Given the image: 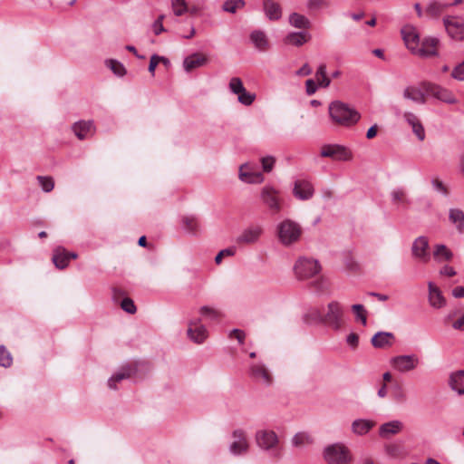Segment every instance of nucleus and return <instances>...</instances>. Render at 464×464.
<instances>
[{"label": "nucleus", "mask_w": 464, "mask_h": 464, "mask_svg": "<svg viewBox=\"0 0 464 464\" xmlns=\"http://www.w3.org/2000/svg\"><path fill=\"white\" fill-rule=\"evenodd\" d=\"M328 112L334 124L345 128L354 126L361 119L358 111L340 101L332 102L328 106Z\"/></svg>", "instance_id": "nucleus-1"}, {"label": "nucleus", "mask_w": 464, "mask_h": 464, "mask_svg": "<svg viewBox=\"0 0 464 464\" xmlns=\"http://www.w3.org/2000/svg\"><path fill=\"white\" fill-rule=\"evenodd\" d=\"M302 234L303 229L300 224L289 218L284 219L276 226L278 241L284 246H290L297 243Z\"/></svg>", "instance_id": "nucleus-2"}, {"label": "nucleus", "mask_w": 464, "mask_h": 464, "mask_svg": "<svg viewBox=\"0 0 464 464\" xmlns=\"http://www.w3.org/2000/svg\"><path fill=\"white\" fill-rule=\"evenodd\" d=\"M293 269L298 280H307L320 273L321 265L314 258L300 256L295 261Z\"/></svg>", "instance_id": "nucleus-3"}, {"label": "nucleus", "mask_w": 464, "mask_h": 464, "mask_svg": "<svg viewBox=\"0 0 464 464\" xmlns=\"http://www.w3.org/2000/svg\"><path fill=\"white\" fill-rule=\"evenodd\" d=\"M324 458L328 464H350L353 460L350 450L342 443H334L325 447Z\"/></svg>", "instance_id": "nucleus-4"}, {"label": "nucleus", "mask_w": 464, "mask_h": 464, "mask_svg": "<svg viewBox=\"0 0 464 464\" xmlns=\"http://www.w3.org/2000/svg\"><path fill=\"white\" fill-rule=\"evenodd\" d=\"M324 323L334 331H339L345 325L344 309L339 302L331 301L327 304Z\"/></svg>", "instance_id": "nucleus-5"}, {"label": "nucleus", "mask_w": 464, "mask_h": 464, "mask_svg": "<svg viewBox=\"0 0 464 464\" xmlns=\"http://www.w3.org/2000/svg\"><path fill=\"white\" fill-rule=\"evenodd\" d=\"M209 336L208 330L202 324L201 318H191L188 321L187 337L195 344L204 343Z\"/></svg>", "instance_id": "nucleus-6"}, {"label": "nucleus", "mask_w": 464, "mask_h": 464, "mask_svg": "<svg viewBox=\"0 0 464 464\" xmlns=\"http://www.w3.org/2000/svg\"><path fill=\"white\" fill-rule=\"evenodd\" d=\"M229 91L237 95V102L244 106H250L256 101V94L247 92L239 77H232L228 82Z\"/></svg>", "instance_id": "nucleus-7"}, {"label": "nucleus", "mask_w": 464, "mask_h": 464, "mask_svg": "<svg viewBox=\"0 0 464 464\" xmlns=\"http://www.w3.org/2000/svg\"><path fill=\"white\" fill-rule=\"evenodd\" d=\"M239 179L247 184H260L264 181L263 174L258 170V166L254 162H246L239 167Z\"/></svg>", "instance_id": "nucleus-8"}, {"label": "nucleus", "mask_w": 464, "mask_h": 464, "mask_svg": "<svg viewBox=\"0 0 464 464\" xmlns=\"http://www.w3.org/2000/svg\"><path fill=\"white\" fill-rule=\"evenodd\" d=\"M262 203L266 205L273 213H278L281 210L282 199L279 191L270 185H266L260 192Z\"/></svg>", "instance_id": "nucleus-9"}, {"label": "nucleus", "mask_w": 464, "mask_h": 464, "mask_svg": "<svg viewBox=\"0 0 464 464\" xmlns=\"http://www.w3.org/2000/svg\"><path fill=\"white\" fill-rule=\"evenodd\" d=\"M391 364L396 371L407 372L418 367L420 359L415 354L398 355L391 359Z\"/></svg>", "instance_id": "nucleus-10"}, {"label": "nucleus", "mask_w": 464, "mask_h": 464, "mask_svg": "<svg viewBox=\"0 0 464 464\" xmlns=\"http://www.w3.org/2000/svg\"><path fill=\"white\" fill-rule=\"evenodd\" d=\"M249 376L256 382L269 386L273 382L270 371L263 362H254L249 365Z\"/></svg>", "instance_id": "nucleus-11"}, {"label": "nucleus", "mask_w": 464, "mask_h": 464, "mask_svg": "<svg viewBox=\"0 0 464 464\" xmlns=\"http://www.w3.org/2000/svg\"><path fill=\"white\" fill-rule=\"evenodd\" d=\"M430 243L425 236H420L414 239L411 245V256L422 263H428L430 259L429 252Z\"/></svg>", "instance_id": "nucleus-12"}, {"label": "nucleus", "mask_w": 464, "mask_h": 464, "mask_svg": "<svg viewBox=\"0 0 464 464\" xmlns=\"http://www.w3.org/2000/svg\"><path fill=\"white\" fill-rule=\"evenodd\" d=\"M321 156L342 161H348L353 159L351 150L338 144L324 145L321 150Z\"/></svg>", "instance_id": "nucleus-13"}, {"label": "nucleus", "mask_w": 464, "mask_h": 464, "mask_svg": "<svg viewBox=\"0 0 464 464\" xmlns=\"http://www.w3.org/2000/svg\"><path fill=\"white\" fill-rule=\"evenodd\" d=\"M249 449L246 433L242 430H236L232 433V441L229 444V452L234 456L245 455Z\"/></svg>", "instance_id": "nucleus-14"}, {"label": "nucleus", "mask_w": 464, "mask_h": 464, "mask_svg": "<svg viewBox=\"0 0 464 464\" xmlns=\"http://www.w3.org/2000/svg\"><path fill=\"white\" fill-rule=\"evenodd\" d=\"M424 88L429 96L434 97L437 100L449 103L454 104L457 102V99L453 95V93L441 86H439L435 83L424 82Z\"/></svg>", "instance_id": "nucleus-15"}, {"label": "nucleus", "mask_w": 464, "mask_h": 464, "mask_svg": "<svg viewBox=\"0 0 464 464\" xmlns=\"http://www.w3.org/2000/svg\"><path fill=\"white\" fill-rule=\"evenodd\" d=\"M443 24L449 36L456 41L464 40V21L458 17L447 16Z\"/></svg>", "instance_id": "nucleus-16"}, {"label": "nucleus", "mask_w": 464, "mask_h": 464, "mask_svg": "<svg viewBox=\"0 0 464 464\" xmlns=\"http://www.w3.org/2000/svg\"><path fill=\"white\" fill-rule=\"evenodd\" d=\"M264 229L259 225H251L246 227L237 237L236 242L241 245H254L256 244L261 236L263 235Z\"/></svg>", "instance_id": "nucleus-17"}, {"label": "nucleus", "mask_w": 464, "mask_h": 464, "mask_svg": "<svg viewBox=\"0 0 464 464\" xmlns=\"http://www.w3.org/2000/svg\"><path fill=\"white\" fill-rule=\"evenodd\" d=\"M401 33L406 47L415 54L420 43L417 28L411 24H406L401 28Z\"/></svg>", "instance_id": "nucleus-18"}, {"label": "nucleus", "mask_w": 464, "mask_h": 464, "mask_svg": "<svg viewBox=\"0 0 464 464\" xmlns=\"http://www.w3.org/2000/svg\"><path fill=\"white\" fill-rule=\"evenodd\" d=\"M314 194L312 182L305 179H299L294 182L293 195L299 200H309Z\"/></svg>", "instance_id": "nucleus-19"}, {"label": "nucleus", "mask_w": 464, "mask_h": 464, "mask_svg": "<svg viewBox=\"0 0 464 464\" xmlns=\"http://www.w3.org/2000/svg\"><path fill=\"white\" fill-rule=\"evenodd\" d=\"M404 99L410 100L417 104H424L427 102L428 93L424 88V82L419 85L407 86L402 92Z\"/></svg>", "instance_id": "nucleus-20"}, {"label": "nucleus", "mask_w": 464, "mask_h": 464, "mask_svg": "<svg viewBox=\"0 0 464 464\" xmlns=\"http://www.w3.org/2000/svg\"><path fill=\"white\" fill-rule=\"evenodd\" d=\"M405 122L411 128L413 134L420 141H423L426 138L425 129L420 118L413 112L405 111L402 114Z\"/></svg>", "instance_id": "nucleus-21"}, {"label": "nucleus", "mask_w": 464, "mask_h": 464, "mask_svg": "<svg viewBox=\"0 0 464 464\" xmlns=\"http://www.w3.org/2000/svg\"><path fill=\"white\" fill-rule=\"evenodd\" d=\"M256 440L257 445L265 450H274L278 442L277 435L272 430H266L256 432Z\"/></svg>", "instance_id": "nucleus-22"}, {"label": "nucleus", "mask_w": 464, "mask_h": 464, "mask_svg": "<svg viewBox=\"0 0 464 464\" xmlns=\"http://www.w3.org/2000/svg\"><path fill=\"white\" fill-rule=\"evenodd\" d=\"M72 130L79 140H84L94 134L95 126L92 121H79L72 125Z\"/></svg>", "instance_id": "nucleus-23"}, {"label": "nucleus", "mask_w": 464, "mask_h": 464, "mask_svg": "<svg viewBox=\"0 0 464 464\" xmlns=\"http://www.w3.org/2000/svg\"><path fill=\"white\" fill-rule=\"evenodd\" d=\"M439 40L433 37H427L420 41L419 50L415 54L420 57H430L437 55Z\"/></svg>", "instance_id": "nucleus-24"}, {"label": "nucleus", "mask_w": 464, "mask_h": 464, "mask_svg": "<svg viewBox=\"0 0 464 464\" xmlns=\"http://www.w3.org/2000/svg\"><path fill=\"white\" fill-rule=\"evenodd\" d=\"M134 370L130 366H123L115 372L108 380V386L110 389L116 390L118 384L122 381L131 378L134 375Z\"/></svg>", "instance_id": "nucleus-25"}, {"label": "nucleus", "mask_w": 464, "mask_h": 464, "mask_svg": "<svg viewBox=\"0 0 464 464\" xmlns=\"http://www.w3.org/2000/svg\"><path fill=\"white\" fill-rule=\"evenodd\" d=\"M77 258V254L73 252H67L63 247H57L53 250V262L59 269L65 268L70 259Z\"/></svg>", "instance_id": "nucleus-26"}, {"label": "nucleus", "mask_w": 464, "mask_h": 464, "mask_svg": "<svg viewBox=\"0 0 464 464\" xmlns=\"http://www.w3.org/2000/svg\"><path fill=\"white\" fill-rule=\"evenodd\" d=\"M429 289V303L431 307L440 309L446 305V299L442 295L440 289L436 286L432 282L428 283Z\"/></svg>", "instance_id": "nucleus-27"}, {"label": "nucleus", "mask_w": 464, "mask_h": 464, "mask_svg": "<svg viewBox=\"0 0 464 464\" xmlns=\"http://www.w3.org/2000/svg\"><path fill=\"white\" fill-rule=\"evenodd\" d=\"M372 344L375 348L383 349L393 345L395 336L390 332H378L372 338Z\"/></svg>", "instance_id": "nucleus-28"}, {"label": "nucleus", "mask_w": 464, "mask_h": 464, "mask_svg": "<svg viewBox=\"0 0 464 464\" xmlns=\"http://www.w3.org/2000/svg\"><path fill=\"white\" fill-rule=\"evenodd\" d=\"M449 220L459 234H464V211L458 208L449 209Z\"/></svg>", "instance_id": "nucleus-29"}, {"label": "nucleus", "mask_w": 464, "mask_h": 464, "mask_svg": "<svg viewBox=\"0 0 464 464\" xmlns=\"http://www.w3.org/2000/svg\"><path fill=\"white\" fill-rule=\"evenodd\" d=\"M207 62L208 59L205 55L195 53L184 59L183 67L186 72H190L195 68L203 66Z\"/></svg>", "instance_id": "nucleus-30"}, {"label": "nucleus", "mask_w": 464, "mask_h": 464, "mask_svg": "<svg viewBox=\"0 0 464 464\" xmlns=\"http://www.w3.org/2000/svg\"><path fill=\"white\" fill-rule=\"evenodd\" d=\"M449 385L459 395L464 394V370L451 372L449 377Z\"/></svg>", "instance_id": "nucleus-31"}, {"label": "nucleus", "mask_w": 464, "mask_h": 464, "mask_svg": "<svg viewBox=\"0 0 464 464\" xmlns=\"http://www.w3.org/2000/svg\"><path fill=\"white\" fill-rule=\"evenodd\" d=\"M450 6V5L443 4L437 0H430L426 8H425V15L430 18H437L439 17L447 7Z\"/></svg>", "instance_id": "nucleus-32"}, {"label": "nucleus", "mask_w": 464, "mask_h": 464, "mask_svg": "<svg viewBox=\"0 0 464 464\" xmlns=\"http://www.w3.org/2000/svg\"><path fill=\"white\" fill-rule=\"evenodd\" d=\"M311 39L307 32H293L286 35L285 44L294 46H302Z\"/></svg>", "instance_id": "nucleus-33"}, {"label": "nucleus", "mask_w": 464, "mask_h": 464, "mask_svg": "<svg viewBox=\"0 0 464 464\" xmlns=\"http://www.w3.org/2000/svg\"><path fill=\"white\" fill-rule=\"evenodd\" d=\"M433 257L437 262L450 261L453 258L452 251L444 244L434 246Z\"/></svg>", "instance_id": "nucleus-34"}, {"label": "nucleus", "mask_w": 464, "mask_h": 464, "mask_svg": "<svg viewBox=\"0 0 464 464\" xmlns=\"http://www.w3.org/2000/svg\"><path fill=\"white\" fill-rule=\"evenodd\" d=\"M264 10L266 15L270 20H278L282 16V10L280 5L274 2L273 0H265L264 1Z\"/></svg>", "instance_id": "nucleus-35"}, {"label": "nucleus", "mask_w": 464, "mask_h": 464, "mask_svg": "<svg viewBox=\"0 0 464 464\" xmlns=\"http://www.w3.org/2000/svg\"><path fill=\"white\" fill-rule=\"evenodd\" d=\"M250 40L259 51H266L269 46L266 35L262 31H253L250 34Z\"/></svg>", "instance_id": "nucleus-36"}, {"label": "nucleus", "mask_w": 464, "mask_h": 464, "mask_svg": "<svg viewBox=\"0 0 464 464\" xmlns=\"http://www.w3.org/2000/svg\"><path fill=\"white\" fill-rule=\"evenodd\" d=\"M401 430V422L399 420H392L382 424L380 427V436L386 438L390 435L398 433Z\"/></svg>", "instance_id": "nucleus-37"}, {"label": "nucleus", "mask_w": 464, "mask_h": 464, "mask_svg": "<svg viewBox=\"0 0 464 464\" xmlns=\"http://www.w3.org/2000/svg\"><path fill=\"white\" fill-rule=\"evenodd\" d=\"M183 229L192 235H196L199 230V222L194 216H185L181 218Z\"/></svg>", "instance_id": "nucleus-38"}, {"label": "nucleus", "mask_w": 464, "mask_h": 464, "mask_svg": "<svg viewBox=\"0 0 464 464\" xmlns=\"http://www.w3.org/2000/svg\"><path fill=\"white\" fill-rule=\"evenodd\" d=\"M198 313L202 318L209 321H218L223 315L218 309L209 305L201 306Z\"/></svg>", "instance_id": "nucleus-39"}, {"label": "nucleus", "mask_w": 464, "mask_h": 464, "mask_svg": "<svg viewBox=\"0 0 464 464\" xmlns=\"http://www.w3.org/2000/svg\"><path fill=\"white\" fill-rule=\"evenodd\" d=\"M289 24L298 29H308L310 21L304 15L298 13H292L288 18Z\"/></svg>", "instance_id": "nucleus-40"}, {"label": "nucleus", "mask_w": 464, "mask_h": 464, "mask_svg": "<svg viewBox=\"0 0 464 464\" xmlns=\"http://www.w3.org/2000/svg\"><path fill=\"white\" fill-rule=\"evenodd\" d=\"M374 425L373 421L367 420H356L353 422L352 428L354 433L363 435L367 433Z\"/></svg>", "instance_id": "nucleus-41"}, {"label": "nucleus", "mask_w": 464, "mask_h": 464, "mask_svg": "<svg viewBox=\"0 0 464 464\" xmlns=\"http://www.w3.org/2000/svg\"><path fill=\"white\" fill-rule=\"evenodd\" d=\"M105 65L110 70L112 71V72L119 77H122L126 74L127 71L124 65L115 59H108L105 61Z\"/></svg>", "instance_id": "nucleus-42"}, {"label": "nucleus", "mask_w": 464, "mask_h": 464, "mask_svg": "<svg viewBox=\"0 0 464 464\" xmlns=\"http://www.w3.org/2000/svg\"><path fill=\"white\" fill-rule=\"evenodd\" d=\"M313 442L312 437L306 432H298L292 439V444L296 448L305 447Z\"/></svg>", "instance_id": "nucleus-43"}, {"label": "nucleus", "mask_w": 464, "mask_h": 464, "mask_svg": "<svg viewBox=\"0 0 464 464\" xmlns=\"http://www.w3.org/2000/svg\"><path fill=\"white\" fill-rule=\"evenodd\" d=\"M244 0H227L222 5V10L227 13L236 14L245 6Z\"/></svg>", "instance_id": "nucleus-44"}, {"label": "nucleus", "mask_w": 464, "mask_h": 464, "mask_svg": "<svg viewBox=\"0 0 464 464\" xmlns=\"http://www.w3.org/2000/svg\"><path fill=\"white\" fill-rule=\"evenodd\" d=\"M351 310L355 316V320L362 325L367 324V311L362 304H356L351 306Z\"/></svg>", "instance_id": "nucleus-45"}, {"label": "nucleus", "mask_w": 464, "mask_h": 464, "mask_svg": "<svg viewBox=\"0 0 464 464\" xmlns=\"http://www.w3.org/2000/svg\"><path fill=\"white\" fill-rule=\"evenodd\" d=\"M304 320L305 322L309 324L313 323H324V314H321L318 308L314 307L311 308L305 314H304Z\"/></svg>", "instance_id": "nucleus-46"}, {"label": "nucleus", "mask_w": 464, "mask_h": 464, "mask_svg": "<svg viewBox=\"0 0 464 464\" xmlns=\"http://www.w3.org/2000/svg\"><path fill=\"white\" fill-rule=\"evenodd\" d=\"M392 201L394 205L401 206L408 202L406 193L402 188H395L391 193Z\"/></svg>", "instance_id": "nucleus-47"}, {"label": "nucleus", "mask_w": 464, "mask_h": 464, "mask_svg": "<svg viewBox=\"0 0 464 464\" xmlns=\"http://www.w3.org/2000/svg\"><path fill=\"white\" fill-rule=\"evenodd\" d=\"M315 79L318 82L320 86L327 87L329 86L331 81L326 76V66L324 64H321L315 73Z\"/></svg>", "instance_id": "nucleus-48"}, {"label": "nucleus", "mask_w": 464, "mask_h": 464, "mask_svg": "<svg viewBox=\"0 0 464 464\" xmlns=\"http://www.w3.org/2000/svg\"><path fill=\"white\" fill-rule=\"evenodd\" d=\"M171 7L174 14L177 16H180L188 12L186 0H172Z\"/></svg>", "instance_id": "nucleus-49"}, {"label": "nucleus", "mask_w": 464, "mask_h": 464, "mask_svg": "<svg viewBox=\"0 0 464 464\" xmlns=\"http://www.w3.org/2000/svg\"><path fill=\"white\" fill-rule=\"evenodd\" d=\"M13 363V358L5 346H0V367L8 368Z\"/></svg>", "instance_id": "nucleus-50"}, {"label": "nucleus", "mask_w": 464, "mask_h": 464, "mask_svg": "<svg viewBox=\"0 0 464 464\" xmlns=\"http://www.w3.org/2000/svg\"><path fill=\"white\" fill-rule=\"evenodd\" d=\"M37 180L44 192H50L54 188V181L51 177L38 176Z\"/></svg>", "instance_id": "nucleus-51"}, {"label": "nucleus", "mask_w": 464, "mask_h": 464, "mask_svg": "<svg viewBox=\"0 0 464 464\" xmlns=\"http://www.w3.org/2000/svg\"><path fill=\"white\" fill-rule=\"evenodd\" d=\"M236 254V247L231 246L225 249H222L215 257V262L217 265L221 264L222 258L225 256H233Z\"/></svg>", "instance_id": "nucleus-52"}, {"label": "nucleus", "mask_w": 464, "mask_h": 464, "mask_svg": "<svg viewBox=\"0 0 464 464\" xmlns=\"http://www.w3.org/2000/svg\"><path fill=\"white\" fill-rule=\"evenodd\" d=\"M327 5L324 0H307L306 7L310 11H319Z\"/></svg>", "instance_id": "nucleus-53"}, {"label": "nucleus", "mask_w": 464, "mask_h": 464, "mask_svg": "<svg viewBox=\"0 0 464 464\" xmlns=\"http://www.w3.org/2000/svg\"><path fill=\"white\" fill-rule=\"evenodd\" d=\"M167 62L166 58L162 57V56H159L157 54H153L151 57H150V64H149V72L154 75V72H155V69L157 67V65L159 64L160 62Z\"/></svg>", "instance_id": "nucleus-54"}, {"label": "nucleus", "mask_w": 464, "mask_h": 464, "mask_svg": "<svg viewBox=\"0 0 464 464\" xmlns=\"http://www.w3.org/2000/svg\"><path fill=\"white\" fill-rule=\"evenodd\" d=\"M121 307L129 314H134L136 312V306L130 298H124L121 301Z\"/></svg>", "instance_id": "nucleus-55"}, {"label": "nucleus", "mask_w": 464, "mask_h": 464, "mask_svg": "<svg viewBox=\"0 0 464 464\" xmlns=\"http://www.w3.org/2000/svg\"><path fill=\"white\" fill-rule=\"evenodd\" d=\"M228 337L237 339L238 343L242 344L244 343L246 334L240 329H233L228 333Z\"/></svg>", "instance_id": "nucleus-56"}, {"label": "nucleus", "mask_w": 464, "mask_h": 464, "mask_svg": "<svg viewBox=\"0 0 464 464\" xmlns=\"http://www.w3.org/2000/svg\"><path fill=\"white\" fill-rule=\"evenodd\" d=\"M275 161H276L275 158H273L272 156H266V157L262 158L261 163H262V168H263L264 171H266V172L271 171L274 167Z\"/></svg>", "instance_id": "nucleus-57"}, {"label": "nucleus", "mask_w": 464, "mask_h": 464, "mask_svg": "<svg viewBox=\"0 0 464 464\" xmlns=\"http://www.w3.org/2000/svg\"><path fill=\"white\" fill-rule=\"evenodd\" d=\"M451 75L458 81H464V61L453 69Z\"/></svg>", "instance_id": "nucleus-58"}, {"label": "nucleus", "mask_w": 464, "mask_h": 464, "mask_svg": "<svg viewBox=\"0 0 464 464\" xmlns=\"http://www.w3.org/2000/svg\"><path fill=\"white\" fill-rule=\"evenodd\" d=\"M346 343L347 344L352 347L353 349L357 348L359 344V336L355 333H351L346 337Z\"/></svg>", "instance_id": "nucleus-59"}, {"label": "nucleus", "mask_w": 464, "mask_h": 464, "mask_svg": "<svg viewBox=\"0 0 464 464\" xmlns=\"http://www.w3.org/2000/svg\"><path fill=\"white\" fill-rule=\"evenodd\" d=\"M163 18L164 16L160 15L152 24V29L156 35L165 31L164 26L162 24Z\"/></svg>", "instance_id": "nucleus-60"}, {"label": "nucleus", "mask_w": 464, "mask_h": 464, "mask_svg": "<svg viewBox=\"0 0 464 464\" xmlns=\"http://www.w3.org/2000/svg\"><path fill=\"white\" fill-rule=\"evenodd\" d=\"M305 87H306V93L308 95H313L317 90V85L315 83V81L313 79H308L305 82Z\"/></svg>", "instance_id": "nucleus-61"}, {"label": "nucleus", "mask_w": 464, "mask_h": 464, "mask_svg": "<svg viewBox=\"0 0 464 464\" xmlns=\"http://www.w3.org/2000/svg\"><path fill=\"white\" fill-rule=\"evenodd\" d=\"M440 274L441 276H453L456 275V270L452 267V266H444L440 271Z\"/></svg>", "instance_id": "nucleus-62"}, {"label": "nucleus", "mask_w": 464, "mask_h": 464, "mask_svg": "<svg viewBox=\"0 0 464 464\" xmlns=\"http://www.w3.org/2000/svg\"><path fill=\"white\" fill-rule=\"evenodd\" d=\"M312 73V69L310 68V66L305 63L304 64L297 72H296V75L298 76H307L309 74Z\"/></svg>", "instance_id": "nucleus-63"}, {"label": "nucleus", "mask_w": 464, "mask_h": 464, "mask_svg": "<svg viewBox=\"0 0 464 464\" xmlns=\"http://www.w3.org/2000/svg\"><path fill=\"white\" fill-rule=\"evenodd\" d=\"M452 327L453 329L459 331L464 330V314L452 324Z\"/></svg>", "instance_id": "nucleus-64"}]
</instances>
